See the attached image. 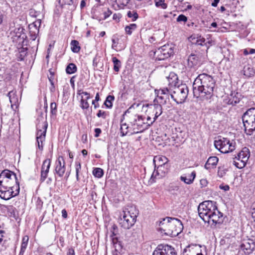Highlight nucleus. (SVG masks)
<instances>
[{
	"mask_svg": "<svg viewBox=\"0 0 255 255\" xmlns=\"http://www.w3.org/2000/svg\"><path fill=\"white\" fill-rule=\"evenodd\" d=\"M28 240L29 238L27 236H25L23 237L19 255H23L24 253L27 248Z\"/></svg>",
	"mask_w": 255,
	"mask_h": 255,
	"instance_id": "nucleus-30",
	"label": "nucleus"
},
{
	"mask_svg": "<svg viewBox=\"0 0 255 255\" xmlns=\"http://www.w3.org/2000/svg\"><path fill=\"white\" fill-rule=\"evenodd\" d=\"M242 120L244 124L253 123L255 122V109H250L248 110L243 116Z\"/></svg>",
	"mask_w": 255,
	"mask_h": 255,
	"instance_id": "nucleus-20",
	"label": "nucleus"
},
{
	"mask_svg": "<svg viewBox=\"0 0 255 255\" xmlns=\"http://www.w3.org/2000/svg\"><path fill=\"white\" fill-rule=\"evenodd\" d=\"M39 32V29L35 28V30H30L29 33L30 34L31 39L32 40H35L36 38V35Z\"/></svg>",
	"mask_w": 255,
	"mask_h": 255,
	"instance_id": "nucleus-45",
	"label": "nucleus"
},
{
	"mask_svg": "<svg viewBox=\"0 0 255 255\" xmlns=\"http://www.w3.org/2000/svg\"><path fill=\"white\" fill-rule=\"evenodd\" d=\"M160 230L170 237L178 236L183 230V226L181 221L175 218L166 217L159 222Z\"/></svg>",
	"mask_w": 255,
	"mask_h": 255,
	"instance_id": "nucleus-2",
	"label": "nucleus"
},
{
	"mask_svg": "<svg viewBox=\"0 0 255 255\" xmlns=\"http://www.w3.org/2000/svg\"><path fill=\"white\" fill-rule=\"evenodd\" d=\"M27 48L21 47L19 49V55L18 58L20 61L23 60L24 57L26 56L27 53Z\"/></svg>",
	"mask_w": 255,
	"mask_h": 255,
	"instance_id": "nucleus-40",
	"label": "nucleus"
},
{
	"mask_svg": "<svg viewBox=\"0 0 255 255\" xmlns=\"http://www.w3.org/2000/svg\"><path fill=\"white\" fill-rule=\"evenodd\" d=\"M81 168V165L79 162L76 161L75 162V169L76 173V179L77 181L79 180V172Z\"/></svg>",
	"mask_w": 255,
	"mask_h": 255,
	"instance_id": "nucleus-44",
	"label": "nucleus"
},
{
	"mask_svg": "<svg viewBox=\"0 0 255 255\" xmlns=\"http://www.w3.org/2000/svg\"><path fill=\"white\" fill-rule=\"evenodd\" d=\"M205 41V39L204 38H200L196 41V44L199 45H203V43Z\"/></svg>",
	"mask_w": 255,
	"mask_h": 255,
	"instance_id": "nucleus-57",
	"label": "nucleus"
},
{
	"mask_svg": "<svg viewBox=\"0 0 255 255\" xmlns=\"http://www.w3.org/2000/svg\"><path fill=\"white\" fill-rule=\"evenodd\" d=\"M173 53V49L171 46L164 45L155 51L154 56L157 60H163L170 57Z\"/></svg>",
	"mask_w": 255,
	"mask_h": 255,
	"instance_id": "nucleus-11",
	"label": "nucleus"
},
{
	"mask_svg": "<svg viewBox=\"0 0 255 255\" xmlns=\"http://www.w3.org/2000/svg\"><path fill=\"white\" fill-rule=\"evenodd\" d=\"M168 158L164 156H156L153 159V162L155 164V167H156V165H158V164H168Z\"/></svg>",
	"mask_w": 255,
	"mask_h": 255,
	"instance_id": "nucleus-28",
	"label": "nucleus"
},
{
	"mask_svg": "<svg viewBox=\"0 0 255 255\" xmlns=\"http://www.w3.org/2000/svg\"><path fill=\"white\" fill-rule=\"evenodd\" d=\"M196 172L195 171H193L191 174L188 176V178L186 176L182 175L180 176V179L181 181L184 182L187 184H191L193 182L196 177Z\"/></svg>",
	"mask_w": 255,
	"mask_h": 255,
	"instance_id": "nucleus-27",
	"label": "nucleus"
},
{
	"mask_svg": "<svg viewBox=\"0 0 255 255\" xmlns=\"http://www.w3.org/2000/svg\"><path fill=\"white\" fill-rule=\"evenodd\" d=\"M215 147L221 152L227 153L235 149V143L230 142L227 138L223 137L214 141Z\"/></svg>",
	"mask_w": 255,
	"mask_h": 255,
	"instance_id": "nucleus-7",
	"label": "nucleus"
},
{
	"mask_svg": "<svg viewBox=\"0 0 255 255\" xmlns=\"http://www.w3.org/2000/svg\"><path fill=\"white\" fill-rule=\"evenodd\" d=\"M155 5L157 7H161L163 9L167 8V4L164 2V0H158V1H155Z\"/></svg>",
	"mask_w": 255,
	"mask_h": 255,
	"instance_id": "nucleus-43",
	"label": "nucleus"
},
{
	"mask_svg": "<svg viewBox=\"0 0 255 255\" xmlns=\"http://www.w3.org/2000/svg\"><path fill=\"white\" fill-rule=\"evenodd\" d=\"M41 22L40 20L36 21L33 22L32 24L29 25V29L35 30V28L38 29V27L40 26Z\"/></svg>",
	"mask_w": 255,
	"mask_h": 255,
	"instance_id": "nucleus-48",
	"label": "nucleus"
},
{
	"mask_svg": "<svg viewBox=\"0 0 255 255\" xmlns=\"http://www.w3.org/2000/svg\"><path fill=\"white\" fill-rule=\"evenodd\" d=\"M224 220L223 214L220 212L216 207V209L214 210L212 214L209 218V222H206L208 224H221L223 223Z\"/></svg>",
	"mask_w": 255,
	"mask_h": 255,
	"instance_id": "nucleus-16",
	"label": "nucleus"
},
{
	"mask_svg": "<svg viewBox=\"0 0 255 255\" xmlns=\"http://www.w3.org/2000/svg\"><path fill=\"white\" fill-rule=\"evenodd\" d=\"M112 13V12L111 10H110L109 9H108L107 11H106L104 12V18L103 19H106L107 18L109 17Z\"/></svg>",
	"mask_w": 255,
	"mask_h": 255,
	"instance_id": "nucleus-54",
	"label": "nucleus"
},
{
	"mask_svg": "<svg viewBox=\"0 0 255 255\" xmlns=\"http://www.w3.org/2000/svg\"><path fill=\"white\" fill-rule=\"evenodd\" d=\"M169 168V164H158L157 169L154 170L151 176V182H154L156 178H161L165 176L168 172Z\"/></svg>",
	"mask_w": 255,
	"mask_h": 255,
	"instance_id": "nucleus-14",
	"label": "nucleus"
},
{
	"mask_svg": "<svg viewBox=\"0 0 255 255\" xmlns=\"http://www.w3.org/2000/svg\"><path fill=\"white\" fill-rule=\"evenodd\" d=\"M23 30L24 29L23 28H19L16 32L14 31V33H15V35H13L12 37L13 41L19 44L24 42L26 36L23 32Z\"/></svg>",
	"mask_w": 255,
	"mask_h": 255,
	"instance_id": "nucleus-21",
	"label": "nucleus"
},
{
	"mask_svg": "<svg viewBox=\"0 0 255 255\" xmlns=\"http://www.w3.org/2000/svg\"><path fill=\"white\" fill-rule=\"evenodd\" d=\"M116 1L118 4L126 6L129 3V0H116Z\"/></svg>",
	"mask_w": 255,
	"mask_h": 255,
	"instance_id": "nucleus-52",
	"label": "nucleus"
},
{
	"mask_svg": "<svg viewBox=\"0 0 255 255\" xmlns=\"http://www.w3.org/2000/svg\"><path fill=\"white\" fill-rule=\"evenodd\" d=\"M124 120L121 121V133L122 136L127 135L128 132V129L129 127L126 124L123 123Z\"/></svg>",
	"mask_w": 255,
	"mask_h": 255,
	"instance_id": "nucleus-32",
	"label": "nucleus"
},
{
	"mask_svg": "<svg viewBox=\"0 0 255 255\" xmlns=\"http://www.w3.org/2000/svg\"><path fill=\"white\" fill-rule=\"evenodd\" d=\"M199 245L191 244L187 246L182 252V255H196V252H199Z\"/></svg>",
	"mask_w": 255,
	"mask_h": 255,
	"instance_id": "nucleus-22",
	"label": "nucleus"
},
{
	"mask_svg": "<svg viewBox=\"0 0 255 255\" xmlns=\"http://www.w3.org/2000/svg\"><path fill=\"white\" fill-rule=\"evenodd\" d=\"M138 214V211L135 206H128L123 212L119 220V224L121 227L125 229H129L133 226Z\"/></svg>",
	"mask_w": 255,
	"mask_h": 255,
	"instance_id": "nucleus-4",
	"label": "nucleus"
},
{
	"mask_svg": "<svg viewBox=\"0 0 255 255\" xmlns=\"http://www.w3.org/2000/svg\"><path fill=\"white\" fill-rule=\"evenodd\" d=\"M219 188L221 189H222L223 190H224L225 191H228L230 189V187L229 185H223V184H221L219 186Z\"/></svg>",
	"mask_w": 255,
	"mask_h": 255,
	"instance_id": "nucleus-56",
	"label": "nucleus"
},
{
	"mask_svg": "<svg viewBox=\"0 0 255 255\" xmlns=\"http://www.w3.org/2000/svg\"><path fill=\"white\" fill-rule=\"evenodd\" d=\"M93 175L97 178H101L104 175L103 170L101 168H95L93 171Z\"/></svg>",
	"mask_w": 255,
	"mask_h": 255,
	"instance_id": "nucleus-38",
	"label": "nucleus"
},
{
	"mask_svg": "<svg viewBox=\"0 0 255 255\" xmlns=\"http://www.w3.org/2000/svg\"><path fill=\"white\" fill-rule=\"evenodd\" d=\"M51 113L52 115H54L57 113V105L56 103L52 102L50 104Z\"/></svg>",
	"mask_w": 255,
	"mask_h": 255,
	"instance_id": "nucleus-47",
	"label": "nucleus"
},
{
	"mask_svg": "<svg viewBox=\"0 0 255 255\" xmlns=\"http://www.w3.org/2000/svg\"><path fill=\"white\" fill-rule=\"evenodd\" d=\"M16 93L15 91L12 90L7 94L12 108H13L14 106L17 108L18 103V99Z\"/></svg>",
	"mask_w": 255,
	"mask_h": 255,
	"instance_id": "nucleus-24",
	"label": "nucleus"
},
{
	"mask_svg": "<svg viewBox=\"0 0 255 255\" xmlns=\"http://www.w3.org/2000/svg\"><path fill=\"white\" fill-rule=\"evenodd\" d=\"M66 170L65 162L62 156H60L56 160L55 164L54 173L59 177L63 176Z\"/></svg>",
	"mask_w": 255,
	"mask_h": 255,
	"instance_id": "nucleus-17",
	"label": "nucleus"
},
{
	"mask_svg": "<svg viewBox=\"0 0 255 255\" xmlns=\"http://www.w3.org/2000/svg\"><path fill=\"white\" fill-rule=\"evenodd\" d=\"M219 1L220 0H214L213 2L211 4V5L213 7H216Z\"/></svg>",
	"mask_w": 255,
	"mask_h": 255,
	"instance_id": "nucleus-62",
	"label": "nucleus"
},
{
	"mask_svg": "<svg viewBox=\"0 0 255 255\" xmlns=\"http://www.w3.org/2000/svg\"><path fill=\"white\" fill-rule=\"evenodd\" d=\"M51 165V160L49 159H46L43 162L41 169L40 181L44 182L47 177L48 173Z\"/></svg>",
	"mask_w": 255,
	"mask_h": 255,
	"instance_id": "nucleus-18",
	"label": "nucleus"
},
{
	"mask_svg": "<svg viewBox=\"0 0 255 255\" xmlns=\"http://www.w3.org/2000/svg\"><path fill=\"white\" fill-rule=\"evenodd\" d=\"M48 79H49V80L50 82L51 85H54V83L53 82V80L54 79L53 76L52 75H50V76H48Z\"/></svg>",
	"mask_w": 255,
	"mask_h": 255,
	"instance_id": "nucleus-64",
	"label": "nucleus"
},
{
	"mask_svg": "<svg viewBox=\"0 0 255 255\" xmlns=\"http://www.w3.org/2000/svg\"><path fill=\"white\" fill-rule=\"evenodd\" d=\"M97 116L99 118L102 117L103 119H105L107 116V113L104 111H102V110H99Z\"/></svg>",
	"mask_w": 255,
	"mask_h": 255,
	"instance_id": "nucleus-51",
	"label": "nucleus"
},
{
	"mask_svg": "<svg viewBox=\"0 0 255 255\" xmlns=\"http://www.w3.org/2000/svg\"><path fill=\"white\" fill-rule=\"evenodd\" d=\"M88 100L84 98L83 96H81L80 99V106L82 109H88L89 107V104L88 102Z\"/></svg>",
	"mask_w": 255,
	"mask_h": 255,
	"instance_id": "nucleus-39",
	"label": "nucleus"
},
{
	"mask_svg": "<svg viewBox=\"0 0 255 255\" xmlns=\"http://www.w3.org/2000/svg\"><path fill=\"white\" fill-rule=\"evenodd\" d=\"M48 124L46 121L40 123L37 125L36 140L38 148L43 149V142L45 141Z\"/></svg>",
	"mask_w": 255,
	"mask_h": 255,
	"instance_id": "nucleus-12",
	"label": "nucleus"
},
{
	"mask_svg": "<svg viewBox=\"0 0 255 255\" xmlns=\"http://www.w3.org/2000/svg\"><path fill=\"white\" fill-rule=\"evenodd\" d=\"M120 18H121V14H120L115 13L113 15V18L115 20H117V19L119 20Z\"/></svg>",
	"mask_w": 255,
	"mask_h": 255,
	"instance_id": "nucleus-60",
	"label": "nucleus"
},
{
	"mask_svg": "<svg viewBox=\"0 0 255 255\" xmlns=\"http://www.w3.org/2000/svg\"><path fill=\"white\" fill-rule=\"evenodd\" d=\"M82 93L83 94V96L84 95L86 96L85 99H86V100H89L91 98L90 95L89 93L87 92H82Z\"/></svg>",
	"mask_w": 255,
	"mask_h": 255,
	"instance_id": "nucleus-59",
	"label": "nucleus"
},
{
	"mask_svg": "<svg viewBox=\"0 0 255 255\" xmlns=\"http://www.w3.org/2000/svg\"><path fill=\"white\" fill-rule=\"evenodd\" d=\"M112 229H113V231H111L112 232V235H111L112 237H114V236L116 235V232H117L118 227H117V226L116 225H113L112 226Z\"/></svg>",
	"mask_w": 255,
	"mask_h": 255,
	"instance_id": "nucleus-55",
	"label": "nucleus"
},
{
	"mask_svg": "<svg viewBox=\"0 0 255 255\" xmlns=\"http://www.w3.org/2000/svg\"><path fill=\"white\" fill-rule=\"evenodd\" d=\"M241 248L243 250L247 251V253L250 254L255 249V242L252 240L245 241L241 245Z\"/></svg>",
	"mask_w": 255,
	"mask_h": 255,
	"instance_id": "nucleus-23",
	"label": "nucleus"
},
{
	"mask_svg": "<svg viewBox=\"0 0 255 255\" xmlns=\"http://www.w3.org/2000/svg\"><path fill=\"white\" fill-rule=\"evenodd\" d=\"M8 212L10 213V216H14L15 208L12 205L5 207Z\"/></svg>",
	"mask_w": 255,
	"mask_h": 255,
	"instance_id": "nucleus-46",
	"label": "nucleus"
},
{
	"mask_svg": "<svg viewBox=\"0 0 255 255\" xmlns=\"http://www.w3.org/2000/svg\"><path fill=\"white\" fill-rule=\"evenodd\" d=\"M193 93L195 96L200 98L202 100H210L213 96L214 88L206 86L194 85L193 84Z\"/></svg>",
	"mask_w": 255,
	"mask_h": 255,
	"instance_id": "nucleus-6",
	"label": "nucleus"
},
{
	"mask_svg": "<svg viewBox=\"0 0 255 255\" xmlns=\"http://www.w3.org/2000/svg\"><path fill=\"white\" fill-rule=\"evenodd\" d=\"M200 64L199 57L195 54H191L187 60V65L190 68L194 67Z\"/></svg>",
	"mask_w": 255,
	"mask_h": 255,
	"instance_id": "nucleus-25",
	"label": "nucleus"
},
{
	"mask_svg": "<svg viewBox=\"0 0 255 255\" xmlns=\"http://www.w3.org/2000/svg\"><path fill=\"white\" fill-rule=\"evenodd\" d=\"M67 255H75V252L73 249H69L67 253Z\"/></svg>",
	"mask_w": 255,
	"mask_h": 255,
	"instance_id": "nucleus-63",
	"label": "nucleus"
},
{
	"mask_svg": "<svg viewBox=\"0 0 255 255\" xmlns=\"http://www.w3.org/2000/svg\"><path fill=\"white\" fill-rule=\"evenodd\" d=\"M120 36L118 34H115L113 36L112 38V48L113 49L117 50L118 45L119 43Z\"/></svg>",
	"mask_w": 255,
	"mask_h": 255,
	"instance_id": "nucleus-33",
	"label": "nucleus"
},
{
	"mask_svg": "<svg viewBox=\"0 0 255 255\" xmlns=\"http://www.w3.org/2000/svg\"><path fill=\"white\" fill-rule=\"evenodd\" d=\"M244 126L245 127V132L248 135L252 134L253 131L255 130V122L254 121H253V123L245 124Z\"/></svg>",
	"mask_w": 255,
	"mask_h": 255,
	"instance_id": "nucleus-29",
	"label": "nucleus"
},
{
	"mask_svg": "<svg viewBox=\"0 0 255 255\" xmlns=\"http://www.w3.org/2000/svg\"><path fill=\"white\" fill-rule=\"evenodd\" d=\"M243 72L245 75L250 76L254 74L253 68L249 66H245L243 69Z\"/></svg>",
	"mask_w": 255,
	"mask_h": 255,
	"instance_id": "nucleus-41",
	"label": "nucleus"
},
{
	"mask_svg": "<svg viewBox=\"0 0 255 255\" xmlns=\"http://www.w3.org/2000/svg\"><path fill=\"white\" fill-rule=\"evenodd\" d=\"M66 73L68 74H72L77 71V67L74 63H70L66 67Z\"/></svg>",
	"mask_w": 255,
	"mask_h": 255,
	"instance_id": "nucleus-35",
	"label": "nucleus"
},
{
	"mask_svg": "<svg viewBox=\"0 0 255 255\" xmlns=\"http://www.w3.org/2000/svg\"><path fill=\"white\" fill-rule=\"evenodd\" d=\"M218 158L216 156H211L207 160L205 165L204 166L205 168L206 169H211V168H214L218 162Z\"/></svg>",
	"mask_w": 255,
	"mask_h": 255,
	"instance_id": "nucleus-26",
	"label": "nucleus"
},
{
	"mask_svg": "<svg viewBox=\"0 0 255 255\" xmlns=\"http://www.w3.org/2000/svg\"><path fill=\"white\" fill-rule=\"evenodd\" d=\"M149 110L152 111V112L149 113V115L153 117V120L152 121L153 123L157 118L162 114V106L160 104H154L153 105H151Z\"/></svg>",
	"mask_w": 255,
	"mask_h": 255,
	"instance_id": "nucleus-19",
	"label": "nucleus"
},
{
	"mask_svg": "<svg viewBox=\"0 0 255 255\" xmlns=\"http://www.w3.org/2000/svg\"><path fill=\"white\" fill-rule=\"evenodd\" d=\"M70 45L71 50L73 52L78 53L80 51L81 48L78 41L75 40H72Z\"/></svg>",
	"mask_w": 255,
	"mask_h": 255,
	"instance_id": "nucleus-31",
	"label": "nucleus"
},
{
	"mask_svg": "<svg viewBox=\"0 0 255 255\" xmlns=\"http://www.w3.org/2000/svg\"><path fill=\"white\" fill-rule=\"evenodd\" d=\"M102 131L100 128H96L95 129V137H98L99 136L100 134L101 133Z\"/></svg>",
	"mask_w": 255,
	"mask_h": 255,
	"instance_id": "nucleus-58",
	"label": "nucleus"
},
{
	"mask_svg": "<svg viewBox=\"0 0 255 255\" xmlns=\"http://www.w3.org/2000/svg\"><path fill=\"white\" fill-rule=\"evenodd\" d=\"M208 181L206 179H202L200 181V184L201 188L205 187L208 185Z\"/></svg>",
	"mask_w": 255,
	"mask_h": 255,
	"instance_id": "nucleus-53",
	"label": "nucleus"
},
{
	"mask_svg": "<svg viewBox=\"0 0 255 255\" xmlns=\"http://www.w3.org/2000/svg\"><path fill=\"white\" fill-rule=\"evenodd\" d=\"M62 216L64 218H66L67 217V213L65 209H63L62 210Z\"/></svg>",
	"mask_w": 255,
	"mask_h": 255,
	"instance_id": "nucleus-61",
	"label": "nucleus"
},
{
	"mask_svg": "<svg viewBox=\"0 0 255 255\" xmlns=\"http://www.w3.org/2000/svg\"><path fill=\"white\" fill-rule=\"evenodd\" d=\"M187 21V17L183 14H180L177 18V21L179 22H183L185 23Z\"/></svg>",
	"mask_w": 255,
	"mask_h": 255,
	"instance_id": "nucleus-49",
	"label": "nucleus"
},
{
	"mask_svg": "<svg viewBox=\"0 0 255 255\" xmlns=\"http://www.w3.org/2000/svg\"><path fill=\"white\" fill-rule=\"evenodd\" d=\"M193 84L194 85H205L215 88L216 85L215 80L213 77L207 74L202 73L199 74L195 79Z\"/></svg>",
	"mask_w": 255,
	"mask_h": 255,
	"instance_id": "nucleus-10",
	"label": "nucleus"
},
{
	"mask_svg": "<svg viewBox=\"0 0 255 255\" xmlns=\"http://www.w3.org/2000/svg\"><path fill=\"white\" fill-rule=\"evenodd\" d=\"M114 96L109 95L105 101L104 104L108 108H111L113 106L112 102L114 100Z\"/></svg>",
	"mask_w": 255,
	"mask_h": 255,
	"instance_id": "nucleus-37",
	"label": "nucleus"
},
{
	"mask_svg": "<svg viewBox=\"0 0 255 255\" xmlns=\"http://www.w3.org/2000/svg\"><path fill=\"white\" fill-rule=\"evenodd\" d=\"M170 91L167 88L159 89L157 91L156 94L157 95V101L161 105L166 104L167 101L169 100V96H170Z\"/></svg>",
	"mask_w": 255,
	"mask_h": 255,
	"instance_id": "nucleus-15",
	"label": "nucleus"
},
{
	"mask_svg": "<svg viewBox=\"0 0 255 255\" xmlns=\"http://www.w3.org/2000/svg\"><path fill=\"white\" fill-rule=\"evenodd\" d=\"M250 156V150L245 147L238 153L237 156L234 158L233 164L238 168L241 169L245 166Z\"/></svg>",
	"mask_w": 255,
	"mask_h": 255,
	"instance_id": "nucleus-9",
	"label": "nucleus"
},
{
	"mask_svg": "<svg viewBox=\"0 0 255 255\" xmlns=\"http://www.w3.org/2000/svg\"><path fill=\"white\" fill-rule=\"evenodd\" d=\"M112 61L114 64V70L115 71L118 72L121 67V61L116 57H114L112 58Z\"/></svg>",
	"mask_w": 255,
	"mask_h": 255,
	"instance_id": "nucleus-34",
	"label": "nucleus"
},
{
	"mask_svg": "<svg viewBox=\"0 0 255 255\" xmlns=\"http://www.w3.org/2000/svg\"><path fill=\"white\" fill-rule=\"evenodd\" d=\"M137 26L135 23L130 24L129 25L126 26L125 29L127 34L131 35L132 31L136 28Z\"/></svg>",
	"mask_w": 255,
	"mask_h": 255,
	"instance_id": "nucleus-36",
	"label": "nucleus"
},
{
	"mask_svg": "<svg viewBox=\"0 0 255 255\" xmlns=\"http://www.w3.org/2000/svg\"><path fill=\"white\" fill-rule=\"evenodd\" d=\"M127 15L128 17L131 18L133 21L136 20L138 16L137 12L134 11H128Z\"/></svg>",
	"mask_w": 255,
	"mask_h": 255,
	"instance_id": "nucleus-42",
	"label": "nucleus"
},
{
	"mask_svg": "<svg viewBox=\"0 0 255 255\" xmlns=\"http://www.w3.org/2000/svg\"><path fill=\"white\" fill-rule=\"evenodd\" d=\"M40 11H36L34 9H31L29 11V14L33 17H37L40 14Z\"/></svg>",
	"mask_w": 255,
	"mask_h": 255,
	"instance_id": "nucleus-50",
	"label": "nucleus"
},
{
	"mask_svg": "<svg viewBox=\"0 0 255 255\" xmlns=\"http://www.w3.org/2000/svg\"><path fill=\"white\" fill-rule=\"evenodd\" d=\"M19 183L13 172L4 169L0 173V197L7 200L19 193Z\"/></svg>",
	"mask_w": 255,
	"mask_h": 255,
	"instance_id": "nucleus-1",
	"label": "nucleus"
},
{
	"mask_svg": "<svg viewBox=\"0 0 255 255\" xmlns=\"http://www.w3.org/2000/svg\"><path fill=\"white\" fill-rule=\"evenodd\" d=\"M168 79L169 84H174L172 88H169L170 96L178 104L183 103L187 97L188 88L186 84H181L176 86L174 82L177 79V76L173 73H170Z\"/></svg>",
	"mask_w": 255,
	"mask_h": 255,
	"instance_id": "nucleus-3",
	"label": "nucleus"
},
{
	"mask_svg": "<svg viewBox=\"0 0 255 255\" xmlns=\"http://www.w3.org/2000/svg\"><path fill=\"white\" fill-rule=\"evenodd\" d=\"M152 255H177V253L172 246L160 244L154 250Z\"/></svg>",
	"mask_w": 255,
	"mask_h": 255,
	"instance_id": "nucleus-13",
	"label": "nucleus"
},
{
	"mask_svg": "<svg viewBox=\"0 0 255 255\" xmlns=\"http://www.w3.org/2000/svg\"><path fill=\"white\" fill-rule=\"evenodd\" d=\"M130 124L132 127L131 134H133L141 132L147 129L153 124V122L145 123L141 116H135L133 121L130 122Z\"/></svg>",
	"mask_w": 255,
	"mask_h": 255,
	"instance_id": "nucleus-8",
	"label": "nucleus"
},
{
	"mask_svg": "<svg viewBox=\"0 0 255 255\" xmlns=\"http://www.w3.org/2000/svg\"><path fill=\"white\" fill-rule=\"evenodd\" d=\"M216 203L212 201H205L200 203L198 207L199 217L205 223L209 222V218L213 211L216 209Z\"/></svg>",
	"mask_w": 255,
	"mask_h": 255,
	"instance_id": "nucleus-5",
	"label": "nucleus"
}]
</instances>
